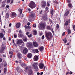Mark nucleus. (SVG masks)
Masks as SVG:
<instances>
[{"label": "nucleus", "instance_id": "f257e3e1", "mask_svg": "<svg viewBox=\"0 0 75 75\" xmlns=\"http://www.w3.org/2000/svg\"><path fill=\"white\" fill-rule=\"evenodd\" d=\"M46 37L47 38V40L50 41L51 40V39L53 36H52V34L51 33V32H48L46 34Z\"/></svg>", "mask_w": 75, "mask_h": 75}, {"label": "nucleus", "instance_id": "f03ea898", "mask_svg": "<svg viewBox=\"0 0 75 75\" xmlns=\"http://www.w3.org/2000/svg\"><path fill=\"white\" fill-rule=\"evenodd\" d=\"M35 18V14L34 13H32L30 16L29 19V21L30 22H33L34 21V18Z\"/></svg>", "mask_w": 75, "mask_h": 75}, {"label": "nucleus", "instance_id": "7ed1b4c3", "mask_svg": "<svg viewBox=\"0 0 75 75\" xmlns=\"http://www.w3.org/2000/svg\"><path fill=\"white\" fill-rule=\"evenodd\" d=\"M29 6L31 8H34L35 7V3L33 1H31L30 2V4H29Z\"/></svg>", "mask_w": 75, "mask_h": 75}, {"label": "nucleus", "instance_id": "20e7f679", "mask_svg": "<svg viewBox=\"0 0 75 75\" xmlns=\"http://www.w3.org/2000/svg\"><path fill=\"white\" fill-rule=\"evenodd\" d=\"M40 25L41 28L43 29L45 28V27L46 25H45V24L44 23H39V28H40Z\"/></svg>", "mask_w": 75, "mask_h": 75}, {"label": "nucleus", "instance_id": "39448f33", "mask_svg": "<svg viewBox=\"0 0 75 75\" xmlns=\"http://www.w3.org/2000/svg\"><path fill=\"white\" fill-rule=\"evenodd\" d=\"M38 63L35 62L32 65V66L34 69H38Z\"/></svg>", "mask_w": 75, "mask_h": 75}, {"label": "nucleus", "instance_id": "423d86ee", "mask_svg": "<svg viewBox=\"0 0 75 75\" xmlns=\"http://www.w3.org/2000/svg\"><path fill=\"white\" fill-rule=\"evenodd\" d=\"M27 46L28 48H33V45L32 43L30 42L27 44Z\"/></svg>", "mask_w": 75, "mask_h": 75}, {"label": "nucleus", "instance_id": "0eeeda50", "mask_svg": "<svg viewBox=\"0 0 75 75\" xmlns=\"http://www.w3.org/2000/svg\"><path fill=\"white\" fill-rule=\"evenodd\" d=\"M11 18H14V17H16L17 16V14L15 13L12 12L11 13Z\"/></svg>", "mask_w": 75, "mask_h": 75}, {"label": "nucleus", "instance_id": "6e6552de", "mask_svg": "<svg viewBox=\"0 0 75 75\" xmlns=\"http://www.w3.org/2000/svg\"><path fill=\"white\" fill-rule=\"evenodd\" d=\"M29 71L28 72V74L29 75H31L32 74H33V71L31 69V68L30 67L29 68Z\"/></svg>", "mask_w": 75, "mask_h": 75}, {"label": "nucleus", "instance_id": "1a4fd4ad", "mask_svg": "<svg viewBox=\"0 0 75 75\" xmlns=\"http://www.w3.org/2000/svg\"><path fill=\"white\" fill-rule=\"evenodd\" d=\"M44 64L42 63H40L39 64V67L40 68V69H43L44 68Z\"/></svg>", "mask_w": 75, "mask_h": 75}, {"label": "nucleus", "instance_id": "9d476101", "mask_svg": "<svg viewBox=\"0 0 75 75\" xmlns=\"http://www.w3.org/2000/svg\"><path fill=\"white\" fill-rule=\"evenodd\" d=\"M21 65L23 68H24L25 70H27L28 69V67L25 65V64L23 63L21 64Z\"/></svg>", "mask_w": 75, "mask_h": 75}, {"label": "nucleus", "instance_id": "9b49d317", "mask_svg": "<svg viewBox=\"0 0 75 75\" xmlns=\"http://www.w3.org/2000/svg\"><path fill=\"white\" fill-rule=\"evenodd\" d=\"M23 41L20 40H19L17 41L16 43L18 44V45H20L23 43Z\"/></svg>", "mask_w": 75, "mask_h": 75}, {"label": "nucleus", "instance_id": "f8f14e48", "mask_svg": "<svg viewBox=\"0 0 75 75\" xmlns=\"http://www.w3.org/2000/svg\"><path fill=\"white\" fill-rule=\"evenodd\" d=\"M20 25H21V24L20 23H18L16 24V28H18L20 27Z\"/></svg>", "mask_w": 75, "mask_h": 75}, {"label": "nucleus", "instance_id": "ddd939ff", "mask_svg": "<svg viewBox=\"0 0 75 75\" xmlns=\"http://www.w3.org/2000/svg\"><path fill=\"white\" fill-rule=\"evenodd\" d=\"M38 56L35 55L34 57V61H38Z\"/></svg>", "mask_w": 75, "mask_h": 75}, {"label": "nucleus", "instance_id": "4468645a", "mask_svg": "<svg viewBox=\"0 0 75 75\" xmlns=\"http://www.w3.org/2000/svg\"><path fill=\"white\" fill-rule=\"evenodd\" d=\"M28 52V50L27 49L25 48L23 50V52L24 54H26Z\"/></svg>", "mask_w": 75, "mask_h": 75}, {"label": "nucleus", "instance_id": "2eb2a0df", "mask_svg": "<svg viewBox=\"0 0 75 75\" xmlns=\"http://www.w3.org/2000/svg\"><path fill=\"white\" fill-rule=\"evenodd\" d=\"M33 44L34 46V47H37L38 46V43H37V42H33Z\"/></svg>", "mask_w": 75, "mask_h": 75}, {"label": "nucleus", "instance_id": "dca6fc26", "mask_svg": "<svg viewBox=\"0 0 75 75\" xmlns=\"http://www.w3.org/2000/svg\"><path fill=\"white\" fill-rule=\"evenodd\" d=\"M32 54L31 53H28L27 56V57L29 58H31L32 57Z\"/></svg>", "mask_w": 75, "mask_h": 75}, {"label": "nucleus", "instance_id": "f3484780", "mask_svg": "<svg viewBox=\"0 0 75 75\" xmlns=\"http://www.w3.org/2000/svg\"><path fill=\"white\" fill-rule=\"evenodd\" d=\"M4 47H2L1 49L0 50V53H3V52H4Z\"/></svg>", "mask_w": 75, "mask_h": 75}, {"label": "nucleus", "instance_id": "a211bd4d", "mask_svg": "<svg viewBox=\"0 0 75 75\" xmlns=\"http://www.w3.org/2000/svg\"><path fill=\"white\" fill-rule=\"evenodd\" d=\"M39 49L40 51H42L44 50V47L43 46H40L39 48Z\"/></svg>", "mask_w": 75, "mask_h": 75}, {"label": "nucleus", "instance_id": "6ab92c4d", "mask_svg": "<svg viewBox=\"0 0 75 75\" xmlns=\"http://www.w3.org/2000/svg\"><path fill=\"white\" fill-rule=\"evenodd\" d=\"M17 56L19 58H21V54L20 53H19L18 54Z\"/></svg>", "mask_w": 75, "mask_h": 75}, {"label": "nucleus", "instance_id": "aec40b11", "mask_svg": "<svg viewBox=\"0 0 75 75\" xmlns=\"http://www.w3.org/2000/svg\"><path fill=\"white\" fill-rule=\"evenodd\" d=\"M21 34H22V32L21 31V30H20L19 31V33L18 35V36H20V37H22V36L21 35Z\"/></svg>", "mask_w": 75, "mask_h": 75}, {"label": "nucleus", "instance_id": "412c9836", "mask_svg": "<svg viewBox=\"0 0 75 75\" xmlns=\"http://www.w3.org/2000/svg\"><path fill=\"white\" fill-rule=\"evenodd\" d=\"M68 14H69V11H67L65 13L64 15V16L65 17H66V16H68Z\"/></svg>", "mask_w": 75, "mask_h": 75}, {"label": "nucleus", "instance_id": "4be33fe9", "mask_svg": "<svg viewBox=\"0 0 75 75\" xmlns=\"http://www.w3.org/2000/svg\"><path fill=\"white\" fill-rule=\"evenodd\" d=\"M4 37V34L2 33H0V37L1 38H3Z\"/></svg>", "mask_w": 75, "mask_h": 75}, {"label": "nucleus", "instance_id": "5701e85b", "mask_svg": "<svg viewBox=\"0 0 75 75\" xmlns=\"http://www.w3.org/2000/svg\"><path fill=\"white\" fill-rule=\"evenodd\" d=\"M34 51L35 52H36V53H38V52H39V51H38L37 49L34 50Z\"/></svg>", "mask_w": 75, "mask_h": 75}, {"label": "nucleus", "instance_id": "b1692460", "mask_svg": "<svg viewBox=\"0 0 75 75\" xmlns=\"http://www.w3.org/2000/svg\"><path fill=\"white\" fill-rule=\"evenodd\" d=\"M37 33V30H34L33 31V34L34 35H36Z\"/></svg>", "mask_w": 75, "mask_h": 75}, {"label": "nucleus", "instance_id": "393cba45", "mask_svg": "<svg viewBox=\"0 0 75 75\" xmlns=\"http://www.w3.org/2000/svg\"><path fill=\"white\" fill-rule=\"evenodd\" d=\"M46 5V2H44L43 3V4L42 6V7H44Z\"/></svg>", "mask_w": 75, "mask_h": 75}, {"label": "nucleus", "instance_id": "a878e982", "mask_svg": "<svg viewBox=\"0 0 75 75\" xmlns=\"http://www.w3.org/2000/svg\"><path fill=\"white\" fill-rule=\"evenodd\" d=\"M9 17V13H7L6 16V18H8Z\"/></svg>", "mask_w": 75, "mask_h": 75}, {"label": "nucleus", "instance_id": "bb28decb", "mask_svg": "<svg viewBox=\"0 0 75 75\" xmlns=\"http://www.w3.org/2000/svg\"><path fill=\"white\" fill-rule=\"evenodd\" d=\"M63 41L65 43H66V42H68L66 38L64 39L63 40Z\"/></svg>", "mask_w": 75, "mask_h": 75}, {"label": "nucleus", "instance_id": "cd10ccee", "mask_svg": "<svg viewBox=\"0 0 75 75\" xmlns=\"http://www.w3.org/2000/svg\"><path fill=\"white\" fill-rule=\"evenodd\" d=\"M18 10L20 12V14H21V13H22V10H21V9H19Z\"/></svg>", "mask_w": 75, "mask_h": 75}, {"label": "nucleus", "instance_id": "c85d7f7f", "mask_svg": "<svg viewBox=\"0 0 75 75\" xmlns=\"http://www.w3.org/2000/svg\"><path fill=\"white\" fill-rule=\"evenodd\" d=\"M47 29L48 30H51V28L50 26H48L47 27Z\"/></svg>", "mask_w": 75, "mask_h": 75}, {"label": "nucleus", "instance_id": "c756f323", "mask_svg": "<svg viewBox=\"0 0 75 75\" xmlns=\"http://www.w3.org/2000/svg\"><path fill=\"white\" fill-rule=\"evenodd\" d=\"M68 31V34H70L71 33V30H69V29H68L67 30Z\"/></svg>", "mask_w": 75, "mask_h": 75}, {"label": "nucleus", "instance_id": "7c9ffc66", "mask_svg": "<svg viewBox=\"0 0 75 75\" xmlns=\"http://www.w3.org/2000/svg\"><path fill=\"white\" fill-rule=\"evenodd\" d=\"M65 25H68V21H66Z\"/></svg>", "mask_w": 75, "mask_h": 75}, {"label": "nucleus", "instance_id": "2f4dec72", "mask_svg": "<svg viewBox=\"0 0 75 75\" xmlns=\"http://www.w3.org/2000/svg\"><path fill=\"white\" fill-rule=\"evenodd\" d=\"M9 54H11V55H13V52L11 51H10L9 52Z\"/></svg>", "mask_w": 75, "mask_h": 75}, {"label": "nucleus", "instance_id": "473e14b6", "mask_svg": "<svg viewBox=\"0 0 75 75\" xmlns=\"http://www.w3.org/2000/svg\"><path fill=\"white\" fill-rule=\"evenodd\" d=\"M33 27H34L35 28H36V27L37 26V25H36V24H33Z\"/></svg>", "mask_w": 75, "mask_h": 75}, {"label": "nucleus", "instance_id": "72a5a7b5", "mask_svg": "<svg viewBox=\"0 0 75 75\" xmlns=\"http://www.w3.org/2000/svg\"><path fill=\"white\" fill-rule=\"evenodd\" d=\"M38 11L39 12V14H41V13L42 12V11H41V10H38Z\"/></svg>", "mask_w": 75, "mask_h": 75}, {"label": "nucleus", "instance_id": "f704fd0d", "mask_svg": "<svg viewBox=\"0 0 75 75\" xmlns=\"http://www.w3.org/2000/svg\"><path fill=\"white\" fill-rule=\"evenodd\" d=\"M25 28H26V29H29L30 28H31V27L30 26H27L25 27Z\"/></svg>", "mask_w": 75, "mask_h": 75}, {"label": "nucleus", "instance_id": "c9c22d12", "mask_svg": "<svg viewBox=\"0 0 75 75\" xmlns=\"http://www.w3.org/2000/svg\"><path fill=\"white\" fill-rule=\"evenodd\" d=\"M56 28H57V29H58L59 28V25H58V24H57L56 25Z\"/></svg>", "mask_w": 75, "mask_h": 75}, {"label": "nucleus", "instance_id": "e433bc0d", "mask_svg": "<svg viewBox=\"0 0 75 75\" xmlns=\"http://www.w3.org/2000/svg\"><path fill=\"white\" fill-rule=\"evenodd\" d=\"M68 6L70 7H72V4H69Z\"/></svg>", "mask_w": 75, "mask_h": 75}, {"label": "nucleus", "instance_id": "4c0bfd02", "mask_svg": "<svg viewBox=\"0 0 75 75\" xmlns=\"http://www.w3.org/2000/svg\"><path fill=\"white\" fill-rule=\"evenodd\" d=\"M6 71H7V69H6V68H5L4 69V73H6Z\"/></svg>", "mask_w": 75, "mask_h": 75}, {"label": "nucleus", "instance_id": "58836bf2", "mask_svg": "<svg viewBox=\"0 0 75 75\" xmlns=\"http://www.w3.org/2000/svg\"><path fill=\"white\" fill-rule=\"evenodd\" d=\"M14 38H16L17 37V35L16 34H15L14 35Z\"/></svg>", "mask_w": 75, "mask_h": 75}, {"label": "nucleus", "instance_id": "ea45409f", "mask_svg": "<svg viewBox=\"0 0 75 75\" xmlns=\"http://www.w3.org/2000/svg\"><path fill=\"white\" fill-rule=\"evenodd\" d=\"M51 13L52 14V15H53V14H54V11L52 10L51 11Z\"/></svg>", "mask_w": 75, "mask_h": 75}, {"label": "nucleus", "instance_id": "a19ab883", "mask_svg": "<svg viewBox=\"0 0 75 75\" xmlns=\"http://www.w3.org/2000/svg\"><path fill=\"white\" fill-rule=\"evenodd\" d=\"M44 70H45V71L47 70V67H45V66L44 67Z\"/></svg>", "mask_w": 75, "mask_h": 75}, {"label": "nucleus", "instance_id": "79ce46f5", "mask_svg": "<svg viewBox=\"0 0 75 75\" xmlns=\"http://www.w3.org/2000/svg\"><path fill=\"white\" fill-rule=\"evenodd\" d=\"M44 35H43L42 37V39L44 40Z\"/></svg>", "mask_w": 75, "mask_h": 75}, {"label": "nucleus", "instance_id": "37998d69", "mask_svg": "<svg viewBox=\"0 0 75 75\" xmlns=\"http://www.w3.org/2000/svg\"><path fill=\"white\" fill-rule=\"evenodd\" d=\"M31 36H32V35L30 34L28 35V37H29V38H30V37H31Z\"/></svg>", "mask_w": 75, "mask_h": 75}, {"label": "nucleus", "instance_id": "c03bdc74", "mask_svg": "<svg viewBox=\"0 0 75 75\" xmlns=\"http://www.w3.org/2000/svg\"><path fill=\"white\" fill-rule=\"evenodd\" d=\"M27 40V38H25L24 39H23V41H26Z\"/></svg>", "mask_w": 75, "mask_h": 75}, {"label": "nucleus", "instance_id": "a18cd8bd", "mask_svg": "<svg viewBox=\"0 0 75 75\" xmlns=\"http://www.w3.org/2000/svg\"><path fill=\"white\" fill-rule=\"evenodd\" d=\"M10 0H7V3H10Z\"/></svg>", "mask_w": 75, "mask_h": 75}, {"label": "nucleus", "instance_id": "49530a36", "mask_svg": "<svg viewBox=\"0 0 75 75\" xmlns=\"http://www.w3.org/2000/svg\"><path fill=\"white\" fill-rule=\"evenodd\" d=\"M2 7H5V4H3L2 5Z\"/></svg>", "mask_w": 75, "mask_h": 75}, {"label": "nucleus", "instance_id": "de8ad7c7", "mask_svg": "<svg viewBox=\"0 0 75 75\" xmlns=\"http://www.w3.org/2000/svg\"><path fill=\"white\" fill-rule=\"evenodd\" d=\"M27 25H30V22L28 23H27Z\"/></svg>", "mask_w": 75, "mask_h": 75}, {"label": "nucleus", "instance_id": "09e8293b", "mask_svg": "<svg viewBox=\"0 0 75 75\" xmlns=\"http://www.w3.org/2000/svg\"><path fill=\"white\" fill-rule=\"evenodd\" d=\"M65 35V33L64 32L62 34V36H64V35Z\"/></svg>", "mask_w": 75, "mask_h": 75}, {"label": "nucleus", "instance_id": "8fccbe9b", "mask_svg": "<svg viewBox=\"0 0 75 75\" xmlns=\"http://www.w3.org/2000/svg\"><path fill=\"white\" fill-rule=\"evenodd\" d=\"M45 9H46V11H47V10H48V7H46V8H45Z\"/></svg>", "mask_w": 75, "mask_h": 75}, {"label": "nucleus", "instance_id": "3c124183", "mask_svg": "<svg viewBox=\"0 0 75 75\" xmlns=\"http://www.w3.org/2000/svg\"><path fill=\"white\" fill-rule=\"evenodd\" d=\"M73 29H74V30L75 31V25H74L73 26Z\"/></svg>", "mask_w": 75, "mask_h": 75}, {"label": "nucleus", "instance_id": "603ef678", "mask_svg": "<svg viewBox=\"0 0 75 75\" xmlns=\"http://www.w3.org/2000/svg\"><path fill=\"white\" fill-rule=\"evenodd\" d=\"M9 27H10L11 26V23H10L9 25Z\"/></svg>", "mask_w": 75, "mask_h": 75}, {"label": "nucleus", "instance_id": "864d4df0", "mask_svg": "<svg viewBox=\"0 0 75 75\" xmlns=\"http://www.w3.org/2000/svg\"><path fill=\"white\" fill-rule=\"evenodd\" d=\"M47 6L49 7L50 6V4L48 3V2H47Z\"/></svg>", "mask_w": 75, "mask_h": 75}, {"label": "nucleus", "instance_id": "5fc2aeb1", "mask_svg": "<svg viewBox=\"0 0 75 75\" xmlns=\"http://www.w3.org/2000/svg\"><path fill=\"white\" fill-rule=\"evenodd\" d=\"M13 3V0H12L11 3V4H12Z\"/></svg>", "mask_w": 75, "mask_h": 75}, {"label": "nucleus", "instance_id": "6e6d98bb", "mask_svg": "<svg viewBox=\"0 0 75 75\" xmlns=\"http://www.w3.org/2000/svg\"><path fill=\"white\" fill-rule=\"evenodd\" d=\"M69 74L70 75H71V74H72V72L71 71L69 72Z\"/></svg>", "mask_w": 75, "mask_h": 75}, {"label": "nucleus", "instance_id": "4d7b16f0", "mask_svg": "<svg viewBox=\"0 0 75 75\" xmlns=\"http://www.w3.org/2000/svg\"><path fill=\"white\" fill-rule=\"evenodd\" d=\"M28 11H31V9L30 8H28Z\"/></svg>", "mask_w": 75, "mask_h": 75}, {"label": "nucleus", "instance_id": "13d9d810", "mask_svg": "<svg viewBox=\"0 0 75 75\" xmlns=\"http://www.w3.org/2000/svg\"><path fill=\"white\" fill-rule=\"evenodd\" d=\"M21 62H22V61L21 60H20L19 62V63H20V64L21 63Z\"/></svg>", "mask_w": 75, "mask_h": 75}, {"label": "nucleus", "instance_id": "bf43d9fd", "mask_svg": "<svg viewBox=\"0 0 75 75\" xmlns=\"http://www.w3.org/2000/svg\"><path fill=\"white\" fill-rule=\"evenodd\" d=\"M42 74H43V72H41L40 75H42Z\"/></svg>", "mask_w": 75, "mask_h": 75}, {"label": "nucleus", "instance_id": "052dcab7", "mask_svg": "<svg viewBox=\"0 0 75 75\" xmlns=\"http://www.w3.org/2000/svg\"><path fill=\"white\" fill-rule=\"evenodd\" d=\"M42 35V32H41L40 33V35Z\"/></svg>", "mask_w": 75, "mask_h": 75}, {"label": "nucleus", "instance_id": "680f3d73", "mask_svg": "<svg viewBox=\"0 0 75 75\" xmlns=\"http://www.w3.org/2000/svg\"><path fill=\"white\" fill-rule=\"evenodd\" d=\"M2 62V59H0V62Z\"/></svg>", "mask_w": 75, "mask_h": 75}, {"label": "nucleus", "instance_id": "e2e57ef3", "mask_svg": "<svg viewBox=\"0 0 75 75\" xmlns=\"http://www.w3.org/2000/svg\"><path fill=\"white\" fill-rule=\"evenodd\" d=\"M67 2L68 3H70L71 2V1L68 0H67Z\"/></svg>", "mask_w": 75, "mask_h": 75}, {"label": "nucleus", "instance_id": "0e129e2a", "mask_svg": "<svg viewBox=\"0 0 75 75\" xmlns=\"http://www.w3.org/2000/svg\"><path fill=\"white\" fill-rule=\"evenodd\" d=\"M40 74V73L39 72H38L37 73V75H39Z\"/></svg>", "mask_w": 75, "mask_h": 75}, {"label": "nucleus", "instance_id": "69168bd1", "mask_svg": "<svg viewBox=\"0 0 75 75\" xmlns=\"http://www.w3.org/2000/svg\"><path fill=\"white\" fill-rule=\"evenodd\" d=\"M55 3L56 4H58V1H56Z\"/></svg>", "mask_w": 75, "mask_h": 75}, {"label": "nucleus", "instance_id": "338daca9", "mask_svg": "<svg viewBox=\"0 0 75 75\" xmlns=\"http://www.w3.org/2000/svg\"><path fill=\"white\" fill-rule=\"evenodd\" d=\"M6 8H8V7H9V6L7 5L6 6Z\"/></svg>", "mask_w": 75, "mask_h": 75}, {"label": "nucleus", "instance_id": "774afa93", "mask_svg": "<svg viewBox=\"0 0 75 75\" xmlns=\"http://www.w3.org/2000/svg\"><path fill=\"white\" fill-rule=\"evenodd\" d=\"M28 34H29V32H27L26 33V35H28Z\"/></svg>", "mask_w": 75, "mask_h": 75}]
</instances>
